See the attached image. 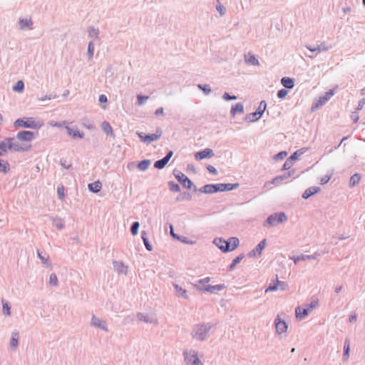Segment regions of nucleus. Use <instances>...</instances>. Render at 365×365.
Here are the masks:
<instances>
[{"instance_id":"13","label":"nucleus","mask_w":365,"mask_h":365,"mask_svg":"<svg viewBox=\"0 0 365 365\" xmlns=\"http://www.w3.org/2000/svg\"><path fill=\"white\" fill-rule=\"evenodd\" d=\"M267 245V240L264 239L262 240L255 249H253L252 251H250L247 255L249 257H253L256 256H260L262 254V251L264 250Z\"/></svg>"},{"instance_id":"21","label":"nucleus","mask_w":365,"mask_h":365,"mask_svg":"<svg viewBox=\"0 0 365 365\" xmlns=\"http://www.w3.org/2000/svg\"><path fill=\"white\" fill-rule=\"evenodd\" d=\"M67 132L69 135L72 136L73 138H83V134L80 133L78 128H73L66 126V127Z\"/></svg>"},{"instance_id":"27","label":"nucleus","mask_w":365,"mask_h":365,"mask_svg":"<svg viewBox=\"0 0 365 365\" xmlns=\"http://www.w3.org/2000/svg\"><path fill=\"white\" fill-rule=\"evenodd\" d=\"M291 176V173L290 172H288V173H284V175H278L275 178H274L272 181H271V183L272 184H276V185H278L279 184L282 180L288 178L289 177Z\"/></svg>"},{"instance_id":"59","label":"nucleus","mask_w":365,"mask_h":365,"mask_svg":"<svg viewBox=\"0 0 365 365\" xmlns=\"http://www.w3.org/2000/svg\"><path fill=\"white\" fill-rule=\"evenodd\" d=\"M3 312L8 316L11 314L10 307L7 303L3 304Z\"/></svg>"},{"instance_id":"35","label":"nucleus","mask_w":365,"mask_h":365,"mask_svg":"<svg viewBox=\"0 0 365 365\" xmlns=\"http://www.w3.org/2000/svg\"><path fill=\"white\" fill-rule=\"evenodd\" d=\"M173 155V151L169 150L166 155L164 158H161V169L168 164V163L169 162Z\"/></svg>"},{"instance_id":"3","label":"nucleus","mask_w":365,"mask_h":365,"mask_svg":"<svg viewBox=\"0 0 365 365\" xmlns=\"http://www.w3.org/2000/svg\"><path fill=\"white\" fill-rule=\"evenodd\" d=\"M287 220V217L284 212H275L270 215L264 222L263 225L267 227V225L274 227L279 223H282Z\"/></svg>"},{"instance_id":"22","label":"nucleus","mask_w":365,"mask_h":365,"mask_svg":"<svg viewBox=\"0 0 365 365\" xmlns=\"http://www.w3.org/2000/svg\"><path fill=\"white\" fill-rule=\"evenodd\" d=\"M140 138L142 141L146 143H150V142L153 140H156L158 138V135L156 134H151V135H144L142 133L138 134Z\"/></svg>"},{"instance_id":"54","label":"nucleus","mask_w":365,"mask_h":365,"mask_svg":"<svg viewBox=\"0 0 365 365\" xmlns=\"http://www.w3.org/2000/svg\"><path fill=\"white\" fill-rule=\"evenodd\" d=\"M277 281L278 283V287L281 290H286L288 287V284L285 282L279 281L278 277H277Z\"/></svg>"},{"instance_id":"41","label":"nucleus","mask_w":365,"mask_h":365,"mask_svg":"<svg viewBox=\"0 0 365 365\" xmlns=\"http://www.w3.org/2000/svg\"><path fill=\"white\" fill-rule=\"evenodd\" d=\"M305 150L306 148L297 150L294 153L292 154L289 158L294 162V160L299 159V156L302 155L305 152Z\"/></svg>"},{"instance_id":"39","label":"nucleus","mask_w":365,"mask_h":365,"mask_svg":"<svg viewBox=\"0 0 365 365\" xmlns=\"http://www.w3.org/2000/svg\"><path fill=\"white\" fill-rule=\"evenodd\" d=\"M32 25V21L31 19H21L19 21V26L21 29H24L26 28H29Z\"/></svg>"},{"instance_id":"14","label":"nucleus","mask_w":365,"mask_h":365,"mask_svg":"<svg viewBox=\"0 0 365 365\" xmlns=\"http://www.w3.org/2000/svg\"><path fill=\"white\" fill-rule=\"evenodd\" d=\"M306 48L312 52H316L317 53H318L329 51L331 48V46L327 45L326 42H322L319 45H317V46L307 45Z\"/></svg>"},{"instance_id":"43","label":"nucleus","mask_w":365,"mask_h":365,"mask_svg":"<svg viewBox=\"0 0 365 365\" xmlns=\"http://www.w3.org/2000/svg\"><path fill=\"white\" fill-rule=\"evenodd\" d=\"M150 164V160H143L138 164V168L139 170L144 171L148 168Z\"/></svg>"},{"instance_id":"57","label":"nucleus","mask_w":365,"mask_h":365,"mask_svg":"<svg viewBox=\"0 0 365 365\" xmlns=\"http://www.w3.org/2000/svg\"><path fill=\"white\" fill-rule=\"evenodd\" d=\"M57 193L61 200H63L65 197L64 187L63 186L57 188Z\"/></svg>"},{"instance_id":"6","label":"nucleus","mask_w":365,"mask_h":365,"mask_svg":"<svg viewBox=\"0 0 365 365\" xmlns=\"http://www.w3.org/2000/svg\"><path fill=\"white\" fill-rule=\"evenodd\" d=\"M175 177L185 188L191 189L193 187L194 191L197 190V187L194 185L193 182L182 172L178 171L177 173H175Z\"/></svg>"},{"instance_id":"18","label":"nucleus","mask_w":365,"mask_h":365,"mask_svg":"<svg viewBox=\"0 0 365 365\" xmlns=\"http://www.w3.org/2000/svg\"><path fill=\"white\" fill-rule=\"evenodd\" d=\"M318 256L317 254L314 255H302L300 256L294 257L292 259L294 260V262L295 264H297L299 261H305L308 259H316L317 257Z\"/></svg>"},{"instance_id":"19","label":"nucleus","mask_w":365,"mask_h":365,"mask_svg":"<svg viewBox=\"0 0 365 365\" xmlns=\"http://www.w3.org/2000/svg\"><path fill=\"white\" fill-rule=\"evenodd\" d=\"M173 286H174V289L175 291V294L178 297H180L185 299H188L189 297L187 294L186 289H183L182 287H181L180 286H179L177 284H174Z\"/></svg>"},{"instance_id":"7","label":"nucleus","mask_w":365,"mask_h":365,"mask_svg":"<svg viewBox=\"0 0 365 365\" xmlns=\"http://www.w3.org/2000/svg\"><path fill=\"white\" fill-rule=\"evenodd\" d=\"M194 288L198 292H207L210 293H215L217 291H222L226 288L224 284H216V285H207L205 288L200 287L197 284H193Z\"/></svg>"},{"instance_id":"31","label":"nucleus","mask_w":365,"mask_h":365,"mask_svg":"<svg viewBox=\"0 0 365 365\" xmlns=\"http://www.w3.org/2000/svg\"><path fill=\"white\" fill-rule=\"evenodd\" d=\"M361 175L359 173H355L352 176H351L349 179V186L351 187H355L356 185L359 184L360 180H361Z\"/></svg>"},{"instance_id":"28","label":"nucleus","mask_w":365,"mask_h":365,"mask_svg":"<svg viewBox=\"0 0 365 365\" xmlns=\"http://www.w3.org/2000/svg\"><path fill=\"white\" fill-rule=\"evenodd\" d=\"M244 106L242 103H237L235 106H232L230 110V113L232 116H235L237 113H243Z\"/></svg>"},{"instance_id":"49","label":"nucleus","mask_w":365,"mask_h":365,"mask_svg":"<svg viewBox=\"0 0 365 365\" xmlns=\"http://www.w3.org/2000/svg\"><path fill=\"white\" fill-rule=\"evenodd\" d=\"M293 163L294 162L289 158H287L283 165L282 169L285 170H289L292 167Z\"/></svg>"},{"instance_id":"36","label":"nucleus","mask_w":365,"mask_h":365,"mask_svg":"<svg viewBox=\"0 0 365 365\" xmlns=\"http://www.w3.org/2000/svg\"><path fill=\"white\" fill-rule=\"evenodd\" d=\"M349 351H350L349 340L348 339H346L344 341V354H343V356L345 360H346L349 356Z\"/></svg>"},{"instance_id":"10","label":"nucleus","mask_w":365,"mask_h":365,"mask_svg":"<svg viewBox=\"0 0 365 365\" xmlns=\"http://www.w3.org/2000/svg\"><path fill=\"white\" fill-rule=\"evenodd\" d=\"M213 243L223 252H228L232 251L230 249V242L229 239L225 240L222 238H215Z\"/></svg>"},{"instance_id":"63","label":"nucleus","mask_w":365,"mask_h":365,"mask_svg":"<svg viewBox=\"0 0 365 365\" xmlns=\"http://www.w3.org/2000/svg\"><path fill=\"white\" fill-rule=\"evenodd\" d=\"M330 178H331V176L325 175L321 178L320 183L322 185H325L326 183H327L329 181Z\"/></svg>"},{"instance_id":"45","label":"nucleus","mask_w":365,"mask_h":365,"mask_svg":"<svg viewBox=\"0 0 365 365\" xmlns=\"http://www.w3.org/2000/svg\"><path fill=\"white\" fill-rule=\"evenodd\" d=\"M169 189L173 192H180V187L178 184L175 183L173 181H170L168 182Z\"/></svg>"},{"instance_id":"34","label":"nucleus","mask_w":365,"mask_h":365,"mask_svg":"<svg viewBox=\"0 0 365 365\" xmlns=\"http://www.w3.org/2000/svg\"><path fill=\"white\" fill-rule=\"evenodd\" d=\"M1 151L3 152V155L6 153L9 150L10 151L9 138L5 139L0 143Z\"/></svg>"},{"instance_id":"29","label":"nucleus","mask_w":365,"mask_h":365,"mask_svg":"<svg viewBox=\"0 0 365 365\" xmlns=\"http://www.w3.org/2000/svg\"><path fill=\"white\" fill-rule=\"evenodd\" d=\"M244 257H245L244 254H241L239 256H237V257H235L232 260V263L227 267V270L228 271L233 270L235 269V267H236V265L238 264Z\"/></svg>"},{"instance_id":"26","label":"nucleus","mask_w":365,"mask_h":365,"mask_svg":"<svg viewBox=\"0 0 365 365\" xmlns=\"http://www.w3.org/2000/svg\"><path fill=\"white\" fill-rule=\"evenodd\" d=\"M102 130L108 135H110L112 137H114V133L112 127L107 121H103L101 123Z\"/></svg>"},{"instance_id":"9","label":"nucleus","mask_w":365,"mask_h":365,"mask_svg":"<svg viewBox=\"0 0 365 365\" xmlns=\"http://www.w3.org/2000/svg\"><path fill=\"white\" fill-rule=\"evenodd\" d=\"M334 95V89H330L324 96H320L319 100L312 104V110L319 108L324 105Z\"/></svg>"},{"instance_id":"53","label":"nucleus","mask_w":365,"mask_h":365,"mask_svg":"<svg viewBox=\"0 0 365 365\" xmlns=\"http://www.w3.org/2000/svg\"><path fill=\"white\" fill-rule=\"evenodd\" d=\"M216 9L220 13L221 16H223L226 12V9L222 4H217Z\"/></svg>"},{"instance_id":"30","label":"nucleus","mask_w":365,"mask_h":365,"mask_svg":"<svg viewBox=\"0 0 365 365\" xmlns=\"http://www.w3.org/2000/svg\"><path fill=\"white\" fill-rule=\"evenodd\" d=\"M91 324L95 326V327H100V328H101L103 329H106V322H103V321H101V319H99L98 318H97L96 317H92Z\"/></svg>"},{"instance_id":"2","label":"nucleus","mask_w":365,"mask_h":365,"mask_svg":"<svg viewBox=\"0 0 365 365\" xmlns=\"http://www.w3.org/2000/svg\"><path fill=\"white\" fill-rule=\"evenodd\" d=\"M212 327L210 323L196 324L192 327L191 336L197 341H205L207 338Z\"/></svg>"},{"instance_id":"4","label":"nucleus","mask_w":365,"mask_h":365,"mask_svg":"<svg viewBox=\"0 0 365 365\" xmlns=\"http://www.w3.org/2000/svg\"><path fill=\"white\" fill-rule=\"evenodd\" d=\"M183 356L185 361L188 365H203L197 356V351L195 350L185 351Z\"/></svg>"},{"instance_id":"5","label":"nucleus","mask_w":365,"mask_h":365,"mask_svg":"<svg viewBox=\"0 0 365 365\" xmlns=\"http://www.w3.org/2000/svg\"><path fill=\"white\" fill-rule=\"evenodd\" d=\"M9 141L10 151L13 152L27 151L32 147L31 143H20L18 140L17 141H15L13 138H9Z\"/></svg>"},{"instance_id":"48","label":"nucleus","mask_w":365,"mask_h":365,"mask_svg":"<svg viewBox=\"0 0 365 365\" xmlns=\"http://www.w3.org/2000/svg\"><path fill=\"white\" fill-rule=\"evenodd\" d=\"M319 304L318 299L312 297V302L309 304H305L311 311L312 309L317 307Z\"/></svg>"},{"instance_id":"37","label":"nucleus","mask_w":365,"mask_h":365,"mask_svg":"<svg viewBox=\"0 0 365 365\" xmlns=\"http://www.w3.org/2000/svg\"><path fill=\"white\" fill-rule=\"evenodd\" d=\"M266 108H267V103H266V101H262L259 103V106H258V107H257V110L255 111L257 113V114L259 115L260 117H262V115L264 113V112L266 110Z\"/></svg>"},{"instance_id":"12","label":"nucleus","mask_w":365,"mask_h":365,"mask_svg":"<svg viewBox=\"0 0 365 365\" xmlns=\"http://www.w3.org/2000/svg\"><path fill=\"white\" fill-rule=\"evenodd\" d=\"M274 324L277 334H282L287 331L288 325L284 320L281 319L279 316L274 319Z\"/></svg>"},{"instance_id":"58","label":"nucleus","mask_w":365,"mask_h":365,"mask_svg":"<svg viewBox=\"0 0 365 365\" xmlns=\"http://www.w3.org/2000/svg\"><path fill=\"white\" fill-rule=\"evenodd\" d=\"M145 232H143V233L142 234V238H143V242H144L145 246V247L147 248V250H152L151 245L149 244V242H148V241L147 238L145 237Z\"/></svg>"},{"instance_id":"16","label":"nucleus","mask_w":365,"mask_h":365,"mask_svg":"<svg viewBox=\"0 0 365 365\" xmlns=\"http://www.w3.org/2000/svg\"><path fill=\"white\" fill-rule=\"evenodd\" d=\"M310 312L311 310L306 305L304 307L298 306L295 309V315L297 318L303 319L309 315Z\"/></svg>"},{"instance_id":"33","label":"nucleus","mask_w":365,"mask_h":365,"mask_svg":"<svg viewBox=\"0 0 365 365\" xmlns=\"http://www.w3.org/2000/svg\"><path fill=\"white\" fill-rule=\"evenodd\" d=\"M192 199V195L190 192H181L177 197H176V200L177 201H188V200H190Z\"/></svg>"},{"instance_id":"42","label":"nucleus","mask_w":365,"mask_h":365,"mask_svg":"<svg viewBox=\"0 0 365 365\" xmlns=\"http://www.w3.org/2000/svg\"><path fill=\"white\" fill-rule=\"evenodd\" d=\"M197 88L202 91L206 96L209 95L212 91L210 87L207 84H198Z\"/></svg>"},{"instance_id":"1","label":"nucleus","mask_w":365,"mask_h":365,"mask_svg":"<svg viewBox=\"0 0 365 365\" xmlns=\"http://www.w3.org/2000/svg\"><path fill=\"white\" fill-rule=\"evenodd\" d=\"M43 125V121L34 117H22L16 119L14 123L16 128H30L38 130Z\"/></svg>"},{"instance_id":"55","label":"nucleus","mask_w":365,"mask_h":365,"mask_svg":"<svg viewBox=\"0 0 365 365\" xmlns=\"http://www.w3.org/2000/svg\"><path fill=\"white\" fill-rule=\"evenodd\" d=\"M222 98L225 101H232V100H236L237 99V96H231L230 93L225 92L223 94V96H222Z\"/></svg>"},{"instance_id":"50","label":"nucleus","mask_w":365,"mask_h":365,"mask_svg":"<svg viewBox=\"0 0 365 365\" xmlns=\"http://www.w3.org/2000/svg\"><path fill=\"white\" fill-rule=\"evenodd\" d=\"M288 93V91L285 88H282L278 91L277 96L279 98L283 99L286 97Z\"/></svg>"},{"instance_id":"47","label":"nucleus","mask_w":365,"mask_h":365,"mask_svg":"<svg viewBox=\"0 0 365 365\" xmlns=\"http://www.w3.org/2000/svg\"><path fill=\"white\" fill-rule=\"evenodd\" d=\"M18 339H19V334L18 333H14L11 336V346L16 348L18 345Z\"/></svg>"},{"instance_id":"64","label":"nucleus","mask_w":365,"mask_h":365,"mask_svg":"<svg viewBox=\"0 0 365 365\" xmlns=\"http://www.w3.org/2000/svg\"><path fill=\"white\" fill-rule=\"evenodd\" d=\"M179 241L187 245L193 243L192 241H190L186 237L184 236H180Z\"/></svg>"},{"instance_id":"44","label":"nucleus","mask_w":365,"mask_h":365,"mask_svg":"<svg viewBox=\"0 0 365 365\" xmlns=\"http://www.w3.org/2000/svg\"><path fill=\"white\" fill-rule=\"evenodd\" d=\"M229 241L230 242V249L232 251L237 248L239 245V240L237 237H230L229 238Z\"/></svg>"},{"instance_id":"38","label":"nucleus","mask_w":365,"mask_h":365,"mask_svg":"<svg viewBox=\"0 0 365 365\" xmlns=\"http://www.w3.org/2000/svg\"><path fill=\"white\" fill-rule=\"evenodd\" d=\"M261 117L256 111L247 115L245 119L250 122H255L258 120Z\"/></svg>"},{"instance_id":"60","label":"nucleus","mask_w":365,"mask_h":365,"mask_svg":"<svg viewBox=\"0 0 365 365\" xmlns=\"http://www.w3.org/2000/svg\"><path fill=\"white\" fill-rule=\"evenodd\" d=\"M210 277H205L203 279H200L197 281V283L199 284H201V285H204V284H207L208 282H210Z\"/></svg>"},{"instance_id":"40","label":"nucleus","mask_w":365,"mask_h":365,"mask_svg":"<svg viewBox=\"0 0 365 365\" xmlns=\"http://www.w3.org/2000/svg\"><path fill=\"white\" fill-rule=\"evenodd\" d=\"M277 289L278 283L276 278L275 280H272V282L269 283L268 287L265 289V292L267 293L268 292H274L277 291Z\"/></svg>"},{"instance_id":"23","label":"nucleus","mask_w":365,"mask_h":365,"mask_svg":"<svg viewBox=\"0 0 365 365\" xmlns=\"http://www.w3.org/2000/svg\"><path fill=\"white\" fill-rule=\"evenodd\" d=\"M281 83L285 88L288 89H292L294 86V80L289 77H283L281 79Z\"/></svg>"},{"instance_id":"32","label":"nucleus","mask_w":365,"mask_h":365,"mask_svg":"<svg viewBox=\"0 0 365 365\" xmlns=\"http://www.w3.org/2000/svg\"><path fill=\"white\" fill-rule=\"evenodd\" d=\"M10 170V165L8 161L0 159V172L6 174Z\"/></svg>"},{"instance_id":"8","label":"nucleus","mask_w":365,"mask_h":365,"mask_svg":"<svg viewBox=\"0 0 365 365\" xmlns=\"http://www.w3.org/2000/svg\"><path fill=\"white\" fill-rule=\"evenodd\" d=\"M17 140L22 143H30L35 138V133L29 130L20 131L16 135Z\"/></svg>"},{"instance_id":"17","label":"nucleus","mask_w":365,"mask_h":365,"mask_svg":"<svg viewBox=\"0 0 365 365\" xmlns=\"http://www.w3.org/2000/svg\"><path fill=\"white\" fill-rule=\"evenodd\" d=\"M320 188L319 187L313 186L307 188L302 194V197L304 199H308L313 195L319 192Z\"/></svg>"},{"instance_id":"62","label":"nucleus","mask_w":365,"mask_h":365,"mask_svg":"<svg viewBox=\"0 0 365 365\" xmlns=\"http://www.w3.org/2000/svg\"><path fill=\"white\" fill-rule=\"evenodd\" d=\"M207 170L212 174L213 175H217V170H216V168L215 167H213L212 165H207Z\"/></svg>"},{"instance_id":"20","label":"nucleus","mask_w":365,"mask_h":365,"mask_svg":"<svg viewBox=\"0 0 365 365\" xmlns=\"http://www.w3.org/2000/svg\"><path fill=\"white\" fill-rule=\"evenodd\" d=\"M216 190L215 184H207L202 187L199 191L205 194H212L216 192Z\"/></svg>"},{"instance_id":"51","label":"nucleus","mask_w":365,"mask_h":365,"mask_svg":"<svg viewBox=\"0 0 365 365\" xmlns=\"http://www.w3.org/2000/svg\"><path fill=\"white\" fill-rule=\"evenodd\" d=\"M287 155V153L286 151H281L274 155V159L276 160H282Z\"/></svg>"},{"instance_id":"46","label":"nucleus","mask_w":365,"mask_h":365,"mask_svg":"<svg viewBox=\"0 0 365 365\" xmlns=\"http://www.w3.org/2000/svg\"><path fill=\"white\" fill-rule=\"evenodd\" d=\"M24 84L22 81H19L14 86L13 89L14 91L21 92L24 90Z\"/></svg>"},{"instance_id":"15","label":"nucleus","mask_w":365,"mask_h":365,"mask_svg":"<svg viewBox=\"0 0 365 365\" xmlns=\"http://www.w3.org/2000/svg\"><path fill=\"white\" fill-rule=\"evenodd\" d=\"M215 186L217 187L216 192H217L232 190L237 188L240 185L239 183H219L215 184Z\"/></svg>"},{"instance_id":"24","label":"nucleus","mask_w":365,"mask_h":365,"mask_svg":"<svg viewBox=\"0 0 365 365\" xmlns=\"http://www.w3.org/2000/svg\"><path fill=\"white\" fill-rule=\"evenodd\" d=\"M245 61L247 64L252 66H259V62L258 59L254 55H245Z\"/></svg>"},{"instance_id":"56","label":"nucleus","mask_w":365,"mask_h":365,"mask_svg":"<svg viewBox=\"0 0 365 365\" xmlns=\"http://www.w3.org/2000/svg\"><path fill=\"white\" fill-rule=\"evenodd\" d=\"M49 283L54 286L58 284V279L55 274H51L50 279H49Z\"/></svg>"},{"instance_id":"25","label":"nucleus","mask_w":365,"mask_h":365,"mask_svg":"<svg viewBox=\"0 0 365 365\" xmlns=\"http://www.w3.org/2000/svg\"><path fill=\"white\" fill-rule=\"evenodd\" d=\"M102 184L99 180L88 184V189L91 192H98L101 190Z\"/></svg>"},{"instance_id":"61","label":"nucleus","mask_w":365,"mask_h":365,"mask_svg":"<svg viewBox=\"0 0 365 365\" xmlns=\"http://www.w3.org/2000/svg\"><path fill=\"white\" fill-rule=\"evenodd\" d=\"M93 51H94V46H93V44L92 43H90L88 44V53L90 56V57H92L93 55Z\"/></svg>"},{"instance_id":"11","label":"nucleus","mask_w":365,"mask_h":365,"mask_svg":"<svg viewBox=\"0 0 365 365\" xmlns=\"http://www.w3.org/2000/svg\"><path fill=\"white\" fill-rule=\"evenodd\" d=\"M215 155L213 150L210 148H205L195 153V158L201 160L205 158H210Z\"/></svg>"},{"instance_id":"52","label":"nucleus","mask_w":365,"mask_h":365,"mask_svg":"<svg viewBox=\"0 0 365 365\" xmlns=\"http://www.w3.org/2000/svg\"><path fill=\"white\" fill-rule=\"evenodd\" d=\"M139 225H140V224H139L138 222H135L133 224V225L131 227V229H130V232H131L133 235H137Z\"/></svg>"}]
</instances>
